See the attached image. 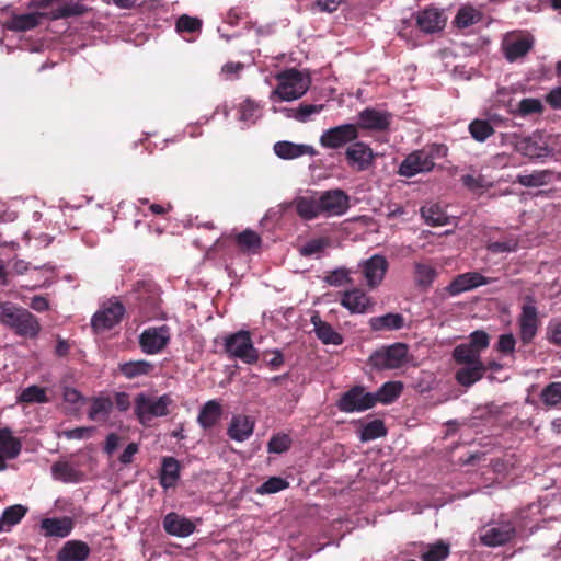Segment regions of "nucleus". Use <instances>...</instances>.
Returning <instances> with one entry per match:
<instances>
[{"mask_svg":"<svg viewBox=\"0 0 561 561\" xmlns=\"http://www.w3.org/2000/svg\"><path fill=\"white\" fill-rule=\"evenodd\" d=\"M327 245L328 241L325 239L319 238L307 242L300 248L299 251L302 256H311L322 252Z\"/></svg>","mask_w":561,"mask_h":561,"instance_id":"59","label":"nucleus"},{"mask_svg":"<svg viewBox=\"0 0 561 561\" xmlns=\"http://www.w3.org/2000/svg\"><path fill=\"white\" fill-rule=\"evenodd\" d=\"M359 137L358 126L355 124H342L331 127L322 133L319 142L325 149H340L347 144H353Z\"/></svg>","mask_w":561,"mask_h":561,"instance_id":"7","label":"nucleus"},{"mask_svg":"<svg viewBox=\"0 0 561 561\" xmlns=\"http://www.w3.org/2000/svg\"><path fill=\"white\" fill-rule=\"evenodd\" d=\"M310 321L317 337L323 344L341 345L343 343L342 334L335 331L330 323L322 321L318 313L313 314Z\"/></svg>","mask_w":561,"mask_h":561,"instance_id":"25","label":"nucleus"},{"mask_svg":"<svg viewBox=\"0 0 561 561\" xmlns=\"http://www.w3.org/2000/svg\"><path fill=\"white\" fill-rule=\"evenodd\" d=\"M421 215L425 222L432 227L444 226L448 222V216L438 204H431L421 208Z\"/></svg>","mask_w":561,"mask_h":561,"instance_id":"40","label":"nucleus"},{"mask_svg":"<svg viewBox=\"0 0 561 561\" xmlns=\"http://www.w3.org/2000/svg\"><path fill=\"white\" fill-rule=\"evenodd\" d=\"M540 399L546 405H557L561 402V382L556 381L547 385L541 393Z\"/></svg>","mask_w":561,"mask_h":561,"instance_id":"51","label":"nucleus"},{"mask_svg":"<svg viewBox=\"0 0 561 561\" xmlns=\"http://www.w3.org/2000/svg\"><path fill=\"white\" fill-rule=\"evenodd\" d=\"M518 111L522 115L541 113L542 104L537 99H524L519 102Z\"/></svg>","mask_w":561,"mask_h":561,"instance_id":"62","label":"nucleus"},{"mask_svg":"<svg viewBox=\"0 0 561 561\" xmlns=\"http://www.w3.org/2000/svg\"><path fill=\"white\" fill-rule=\"evenodd\" d=\"M450 554L449 543L438 540L434 543H430L422 551L420 558L422 561H445Z\"/></svg>","mask_w":561,"mask_h":561,"instance_id":"38","label":"nucleus"},{"mask_svg":"<svg viewBox=\"0 0 561 561\" xmlns=\"http://www.w3.org/2000/svg\"><path fill=\"white\" fill-rule=\"evenodd\" d=\"M90 554L89 546L80 540L67 541L57 553L58 561H84Z\"/></svg>","mask_w":561,"mask_h":561,"instance_id":"26","label":"nucleus"},{"mask_svg":"<svg viewBox=\"0 0 561 561\" xmlns=\"http://www.w3.org/2000/svg\"><path fill=\"white\" fill-rule=\"evenodd\" d=\"M22 449L19 438L9 428L0 430V471L7 469V461L15 459Z\"/></svg>","mask_w":561,"mask_h":561,"instance_id":"19","label":"nucleus"},{"mask_svg":"<svg viewBox=\"0 0 561 561\" xmlns=\"http://www.w3.org/2000/svg\"><path fill=\"white\" fill-rule=\"evenodd\" d=\"M533 48V41L527 37H520L504 44V56L513 62L518 58L526 56Z\"/></svg>","mask_w":561,"mask_h":561,"instance_id":"33","label":"nucleus"},{"mask_svg":"<svg viewBox=\"0 0 561 561\" xmlns=\"http://www.w3.org/2000/svg\"><path fill=\"white\" fill-rule=\"evenodd\" d=\"M324 108V105H314V104H300L295 108H286V116L289 118H294L298 122L306 123L309 121L312 114H318Z\"/></svg>","mask_w":561,"mask_h":561,"instance_id":"46","label":"nucleus"},{"mask_svg":"<svg viewBox=\"0 0 561 561\" xmlns=\"http://www.w3.org/2000/svg\"><path fill=\"white\" fill-rule=\"evenodd\" d=\"M163 528L171 536L187 537L194 533L195 524L187 517L171 512L163 518Z\"/></svg>","mask_w":561,"mask_h":561,"instance_id":"21","label":"nucleus"},{"mask_svg":"<svg viewBox=\"0 0 561 561\" xmlns=\"http://www.w3.org/2000/svg\"><path fill=\"white\" fill-rule=\"evenodd\" d=\"M355 273V271L346 267H339L331 272H329L324 276V282L334 287H340L344 285H353L354 279L351 277V274Z\"/></svg>","mask_w":561,"mask_h":561,"instance_id":"45","label":"nucleus"},{"mask_svg":"<svg viewBox=\"0 0 561 561\" xmlns=\"http://www.w3.org/2000/svg\"><path fill=\"white\" fill-rule=\"evenodd\" d=\"M291 439L287 434L274 435L268 442V451L275 454H282L289 449Z\"/></svg>","mask_w":561,"mask_h":561,"instance_id":"55","label":"nucleus"},{"mask_svg":"<svg viewBox=\"0 0 561 561\" xmlns=\"http://www.w3.org/2000/svg\"><path fill=\"white\" fill-rule=\"evenodd\" d=\"M73 528V522L70 517L44 518L41 522V530L45 537H67Z\"/></svg>","mask_w":561,"mask_h":561,"instance_id":"22","label":"nucleus"},{"mask_svg":"<svg viewBox=\"0 0 561 561\" xmlns=\"http://www.w3.org/2000/svg\"><path fill=\"white\" fill-rule=\"evenodd\" d=\"M342 0H316L309 9L312 13H333L335 12Z\"/></svg>","mask_w":561,"mask_h":561,"instance_id":"58","label":"nucleus"},{"mask_svg":"<svg viewBox=\"0 0 561 561\" xmlns=\"http://www.w3.org/2000/svg\"><path fill=\"white\" fill-rule=\"evenodd\" d=\"M516 339L512 333L499 336L495 350L503 355H512L515 352Z\"/></svg>","mask_w":561,"mask_h":561,"instance_id":"57","label":"nucleus"},{"mask_svg":"<svg viewBox=\"0 0 561 561\" xmlns=\"http://www.w3.org/2000/svg\"><path fill=\"white\" fill-rule=\"evenodd\" d=\"M113 409V402L108 397H95L91 399L88 416L95 422H106Z\"/></svg>","mask_w":561,"mask_h":561,"instance_id":"32","label":"nucleus"},{"mask_svg":"<svg viewBox=\"0 0 561 561\" xmlns=\"http://www.w3.org/2000/svg\"><path fill=\"white\" fill-rule=\"evenodd\" d=\"M124 313V305L117 298H112L94 313L91 324L95 331L110 330L121 322Z\"/></svg>","mask_w":561,"mask_h":561,"instance_id":"9","label":"nucleus"},{"mask_svg":"<svg viewBox=\"0 0 561 561\" xmlns=\"http://www.w3.org/2000/svg\"><path fill=\"white\" fill-rule=\"evenodd\" d=\"M320 203V197H299L296 199V211L301 218L306 220L314 219L320 214H323V209Z\"/></svg>","mask_w":561,"mask_h":561,"instance_id":"31","label":"nucleus"},{"mask_svg":"<svg viewBox=\"0 0 561 561\" xmlns=\"http://www.w3.org/2000/svg\"><path fill=\"white\" fill-rule=\"evenodd\" d=\"M519 337L524 345L533 342L539 328L538 311L535 305H524L518 320Z\"/></svg>","mask_w":561,"mask_h":561,"instance_id":"17","label":"nucleus"},{"mask_svg":"<svg viewBox=\"0 0 561 561\" xmlns=\"http://www.w3.org/2000/svg\"><path fill=\"white\" fill-rule=\"evenodd\" d=\"M389 263L383 255L375 254L358 264V271L369 289L377 288L383 280Z\"/></svg>","mask_w":561,"mask_h":561,"instance_id":"10","label":"nucleus"},{"mask_svg":"<svg viewBox=\"0 0 561 561\" xmlns=\"http://www.w3.org/2000/svg\"><path fill=\"white\" fill-rule=\"evenodd\" d=\"M468 130L471 137L479 142H484L490 136H492L495 130L494 127L490 124V122L485 119H473L469 126Z\"/></svg>","mask_w":561,"mask_h":561,"instance_id":"42","label":"nucleus"},{"mask_svg":"<svg viewBox=\"0 0 561 561\" xmlns=\"http://www.w3.org/2000/svg\"><path fill=\"white\" fill-rule=\"evenodd\" d=\"M224 346L229 357L245 360V330L224 337Z\"/></svg>","mask_w":561,"mask_h":561,"instance_id":"29","label":"nucleus"},{"mask_svg":"<svg viewBox=\"0 0 561 561\" xmlns=\"http://www.w3.org/2000/svg\"><path fill=\"white\" fill-rule=\"evenodd\" d=\"M453 356L458 364L469 365L481 363L480 354L477 352V350L472 348V345L469 344L457 345L453 352Z\"/></svg>","mask_w":561,"mask_h":561,"instance_id":"48","label":"nucleus"},{"mask_svg":"<svg viewBox=\"0 0 561 561\" xmlns=\"http://www.w3.org/2000/svg\"><path fill=\"white\" fill-rule=\"evenodd\" d=\"M170 341V329L167 325L149 328L139 336L141 350L146 354L160 353Z\"/></svg>","mask_w":561,"mask_h":561,"instance_id":"15","label":"nucleus"},{"mask_svg":"<svg viewBox=\"0 0 561 561\" xmlns=\"http://www.w3.org/2000/svg\"><path fill=\"white\" fill-rule=\"evenodd\" d=\"M387 434V428L382 420H374L365 424L359 433L362 442H370L383 437Z\"/></svg>","mask_w":561,"mask_h":561,"instance_id":"43","label":"nucleus"},{"mask_svg":"<svg viewBox=\"0 0 561 561\" xmlns=\"http://www.w3.org/2000/svg\"><path fill=\"white\" fill-rule=\"evenodd\" d=\"M340 304L351 313H366L374 305L373 299L358 287L343 291Z\"/></svg>","mask_w":561,"mask_h":561,"instance_id":"18","label":"nucleus"},{"mask_svg":"<svg viewBox=\"0 0 561 561\" xmlns=\"http://www.w3.org/2000/svg\"><path fill=\"white\" fill-rule=\"evenodd\" d=\"M552 173L547 170L534 171L530 174H519L517 183L526 187H536L549 183Z\"/></svg>","mask_w":561,"mask_h":561,"instance_id":"44","label":"nucleus"},{"mask_svg":"<svg viewBox=\"0 0 561 561\" xmlns=\"http://www.w3.org/2000/svg\"><path fill=\"white\" fill-rule=\"evenodd\" d=\"M242 70H243L242 62H227L221 68V75L225 77V79L232 80V79L239 78Z\"/></svg>","mask_w":561,"mask_h":561,"instance_id":"64","label":"nucleus"},{"mask_svg":"<svg viewBox=\"0 0 561 561\" xmlns=\"http://www.w3.org/2000/svg\"><path fill=\"white\" fill-rule=\"evenodd\" d=\"M516 148L522 154L530 159L548 157L551 152L548 144L540 135L536 134L520 139L517 142Z\"/></svg>","mask_w":561,"mask_h":561,"instance_id":"20","label":"nucleus"},{"mask_svg":"<svg viewBox=\"0 0 561 561\" xmlns=\"http://www.w3.org/2000/svg\"><path fill=\"white\" fill-rule=\"evenodd\" d=\"M88 11V8L79 2V1H70L69 3H64L58 5L50 12V18L53 20L66 19L70 16H79L84 14Z\"/></svg>","mask_w":561,"mask_h":561,"instance_id":"39","label":"nucleus"},{"mask_svg":"<svg viewBox=\"0 0 561 561\" xmlns=\"http://www.w3.org/2000/svg\"><path fill=\"white\" fill-rule=\"evenodd\" d=\"M408 345L397 342L376 350L369 356V365L376 370H390L402 367L408 358Z\"/></svg>","mask_w":561,"mask_h":561,"instance_id":"6","label":"nucleus"},{"mask_svg":"<svg viewBox=\"0 0 561 561\" xmlns=\"http://www.w3.org/2000/svg\"><path fill=\"white\" fill-rule=\"evenodd\" d=\"M175 27L179 33H194L201 30L202 21L197 18L183 14L178 19Z\"/></svg>","mask_w":561,"mask_h":561,"instance_id":"53","label":"nucleus"},{"mask_svg":"<svg viewBox=\"0 0 561 561\" xmlns=\"http://www.w3.org/2000/svg\"><path fill=\"white\" fill-rule=\"evenodd\" d=\"M287 486L288 482L285 479L280 477H272L257 488V492L261 494H272L282 491Z\"/></svg>","mask_w":561,"mask_h":561,"instance_id":"54","label":"nucleus"},{"mask_svg":"<svg viewBox=\"0 0 561 561\" xmlns=\"http://www.w3.org/2000/svg\"><path fill=\"white\" fill-rule=\"evenodd\" d=\"M415 22L419 30L424 34H435L445 28L447 16L443 10L428 7L416 12Z\"/></svg>","mask_w":561,"mask_h":561,"instance_id":"14","label":"nucleus"},{"mask_svg":"<svg viewBox=\"0 0 561 561\" xmlns=\"http://www.w3.org/2000/svg\"><path fill=\"white\" fill-rule=\"evenodd\" d=\"M43 18L42 13L31 12L12 16L8 22V28L16 32H24L36 27Z\"/></svg>","mask_w":561,"mask_h":561,"instance_id":"35","label":"nucleus"},{"mask_svg":"<svg viewBox=\"0 0 561 561\" xmlns=\"http://www.w3.org/2000/svg\"><path fill=\"white\" fill-rule=\"evenodd\" d=\"M154 366L147 360H131L119 365V371L128 379L149 375Z\"/></svg>","mask_w":561,"mask_h":561,"instance_id":"37","label":"nucleus"},{"mask_svg":"<svg viewBox=\"0 0 561 561\" xmlns=\"http://www.w3.org/2000/svg\"><path fill=\"white\" fill-rule=\"evenodd\" d=\"M403 390V383L401 381H388L385 382L376 392L373 393L374 407L380 402L382 404H389L396 401Z\"/></svg>","mask_w":561,"mask_h":561,"instance_id":"30","label":"nucleus"},{"mask_svg":"<svg viewBox=\"0 0 561 561\" xmlns=\"http://www.w3.org/2000/svg\"><path fill=\"white\" fill-rule=\"evenodd\" d=\"M517 242L513 239H506L502 241H494L488 244V250L492 253H504L515 251Z\"/></svg>","mask_w":561,"mask_h":561,"instance_id":"63","label":"nucleus"},{"mask_svg":"<svg viewBox=\"0 0 561 561\" xmlns=\"http://www.w3.org/2000/svg\"><path fill=\"white\" fill-rule=\"evenodd\" d=\"M496 278L485 277L479 272H466L453 278L445 291L449 296H458L465 291L473 290L480 286L489 285Z\"/></svg>","mask_w":561,"mask_h":561,"instance_id":"12","label":"nucleus"},{"mask_svg":"<svg viewBox=\"0 0 561 561\" xmlns=\"http://www.w3.org/2000/svg\"><path fill=\"white\" fill-rule=\"evenodd\" d=\"M0 324L16 336L30 340L36 339L42 331L38 318L12 301L0 302Z\"/></svg>","mask_w":561,"mask_h":561,"instance_id":"1","label":"nucleus"},{"mask_svg":"<svg viewBox=\"0 0 561 561\" xmlns=\"http://www.w3.org/2000/svg\"><path fill=\"white\" fill-rule=\"evenodd\" d=\"M262 362L271 367L272 369H277L284 364V356L280 351L274 350L264 352L261 357Z\"/></svg>","mask_w":561,"mask_h":561,"instance_id":"61","label":"nucleus"},{"mask_svg":"<svg viewBox=\"0 0 561 561\" xmlns=\"http://www.w3.org/2000/svg\"><path fill=\"white\" fill-rule=\"evenodd\" d=\"M443 145H432L421 150L409 153L399 165L398 173L401 176L412 178L419 173L430 172L434 169V160L446 153Z\"/></svg>","mask_w":561,"mask_h":561,"instance_id":"2","label":"nucleus"},{"mask_svg":"<svg viewBox=\"0 0 561 561\" xmlns=\"http://www.w3.org/2000/svg\"><path fill=\"white\" fill-rule=\"evenodd\" d=\"M320 199L323 214L341 216L350 208V196L341 188L323 192Z\"/></svg>","mask_w":561,"mask_h":561,"instance_id":"16","label":"nucleus"},{"mask_svg":"<svg viewBox=\"0 0 561 561\" xmlns=\"http://www.w3.org/2000/svg\"><path fill=\"white\" fill-rule=\"evenodd\" d=\"M469 345H472L473 350H477V352L480 354V351L486 348L490 344V336L486 332L482 330L473 331L470 334V342Z\"/></svg>","mask_w":561,"mask_h":561,"instance_id":"60","label":"nucleus"},{"mask_svg":"<svg viewBox=\"0 0 561 561\" xmlns=\"http://www.w3.org/2000/svg\"><path fill=\"white\" fill-rule=\"evenodd\" d=\"M516 534L515 522L503 517L489 522L478 530L480 543L489 548L502 547L512 542Z\"/></svg>","mask_w":561,"mask_h":561,"instance_id":"3","label":"nucleus"},{"mask_svg":"<svg viewBox=\"0 0 561 561\" xmlns=\"http://www.w3.org/2000/svg\"><path fill=\"white\" fill-rule=\"evenodd\" d=\"M26 512L27 508L20 504L7 507L0 517V520H3V530H9L11 527L20 523Z\"/></svg>","mask_w":561,"mask_h":561,"instance_id":"47","label":"nucleus"},{"mask_svg":"<svg viewBox=\"0 0 561 561\" xmlns=\"http://www.w3.org/2000/svg\"><path fill=\"white\" fill-rule=\"evenodd\" d=\"M227 435L230 439L238 443L245 440V416L234 415L232 416L228 428Z\"/></svg>","mask_w":561,"mask_h":561,"instance_id":"49","label":"nucleus"},{"mask_svg":"<svg viewBox=\"0 0 561 561\" xmlns=\"http://www.w3.org/2000/svg\"><path fill=\"white\" fill-rule=\"evenodd\" d=\"M180 463L173 457H165L162 461L160 484L164 489L173 488L179 480Z\"/></svg>","mask_w":561,"mask_h":561,"instance_id":"34","label":"nucleus"},{"mask_svg":"<svg viewBox=\"0 0 561 561\" xmlns=\"http://www.w3.org/2000/svg\"><path fill=\"white\" fill-rule=\"evenodd\" d=\"M486 367L483 363H474L466 365L456 371V380L463 387H470L484 376Z\"/></svg>","mask_w":561,"mask_h":561,"instance_id":"28","label":"nucleus"},{"mask_svg":"<svg viewBox=\"0 0 561 561\" xmlns=\"http://www.w3.org/2000/svg\"><path fill=\"white\" fill-rule=\"evenodd\" d=\"M391 119V113L367 107L358 113V122L355 125L358 126V131L363 129L382 133L389 129Z\"/></svg>","mask_w":561,"mask_h":561,"instance_id":"13","label":"nucleus"},{"mask_svg":"<svg viewBox=\"0 0 561 561\" xmlns=\"http://www.w3.org/2000/svg\"><path fill=\"white\" fill-rule=\"evenodd\" d=\"M344 154L347 165L356 172L369 170L376 158L373 149L364 141H354L346 148Z\"/></svg>","mask_w":561,"mask_h":561,"instance_id":"11","label":"nucleus"},{"mask_svg":"<svg viewBox=\"0 0 561 561\" xmlns=\"http://www.w3.org/2000/svg\"><path fill=\"white\" fill-rule=\"evenodd\" d=\"M274 152L285 160L296 159L302 156L313 157L317 151L309 145H297L290 141H278L274 145Z\"/></svg>","mask_w":561,"mask_h":561,"instance_id":"23","label":"nucleus"},{"mask_svg":"<svg viewBox=\"0 0 561 561\" xmlns=\"http://www.w3.org/2000/svg\"><path fill=\"white\" fill-rule=\"evenodd\" d=\"M222 416V407L218 400H209L203 404L197 415V423L204 430H210L217 425Z\"/></svg>","mask_w":561,"mask_h":561,"instance_id":"24","label":"nucleus"},{"mask_svg":"<svg viewBox=\"0 0 561 561\" xmlns=\"http://www.w3.org/2000/svg\"><path fill=\"white\" fill-rule=\"evenodd\" d=\"M19 400L26 403H45L48 398L44 388L30 386L21 392Z\"/></svg>","mask_w":561,"mask_h":561,"instance_id":"52","label":"nucleus"},{"mask_svg":"<svg viewBox=\"0 0 561 561\" xmlns=\"http://www.w3.org/2000/svg\"><path fill=\"white\" fill-rule=\"evenodd\" d=\"M546 335L549 343L561 347V318H553L549 321Z\"/></svg>","mask_w":561,"mask_h":561,"instance_id":"56","label":"nucleus"},{"mask_svg":"<svg viewBox=\"0 0 561 561\" xmlns=\"http://www.w3.org/2000/svg\"><path fill=\"white\" fill-rule=\"evenodd\" d=\"M481 18L482 14L480 11H478L471 5H463L458 10L455 16V24L459 28H466L478 23L481 20Z\"/></svg>","mask_w":561,"mask_h":561,"instance_id":"41","label":"nucleus"},{"mask_svg":"<svg viewBox=\"0 0 561 561\" xmlns=\"http://www.w3.org/2000/svg\"><path fill=\"white\" fill-rule=\"evenodd\" d=\"M53 477L62 482H76L78 472L68 462H56L51 467Z\"/></svg>","mask_w":561,"mask_h":561,"instance_id":"50","label":"nucleus"},{"mask_svg":"<svg viewBox=\"0 0 561 561\" xmlns=\"http://www.w3.org/2000/svg\"><path fill=\"white\" fill-rule=\"evenodd\" d=\"M437 277V271L431 264L416 262L414 263L413 278L417 287L427 289L432 286Z\"/></svg>","mask_w":561,"mask_h":561,"instance_id":"36","label":"nucleus"},{"mask_svg":"<svg viewBox=\"0 0 561 561\" xmlns=\"http://www.w3.org/2000/svg\"><path fill=\"white\" fill-rule=\"evenodd\" d=\"M172 404L170 394L156 397L141 392L135 398V414L142 425H148L153 419L168 415Z\"/></svg>","mask_w":561,"mask_h":561,"instance_id":"4","label":"nucleus"},{"mask_svg":"<svg viewBox=\"0 0 561 561\" xmlns=\"http://www.w3.org/2000/svg\"><path fill=\"white\" fill-rule=\"evenodd\" d=\"M277 87L275 94L283 101H291L301 98L311 84L309 75L291 68L279 72L276 76Z\"/></svg>","mask_w":561,"mask_h":561,"instance_id":"5","label":"nucleus"},{"mask_svg":"<svg viewBox=\"0 0 561 561\" xmlns=\"http://www.w3.org/2000/svg\"><path fill=\"white\" fill-rule=\"evenodd\" d=\"M369 327L373 331H397L404 327L405 319L400 313L389 312L369 319Z\"/></svg>","mask_w":561,"mask_h":561,"instance_id":"27","label":"nucleus"},{"mask_svg":"<svg viewBox=\"0 0 561 561\" xmlns=\"http://www.w3.org/2000/svg\"><path fill=\"white\" fill-rule=\"evenodd\" d=\"M336 407L344 413L369 410L374 408L373 392H367L363 386H353L340 397Z\"/></svg>","mask_w":561,"mask_h":561,"instance_id":"8","label":"nucleus"}]
</instances>
